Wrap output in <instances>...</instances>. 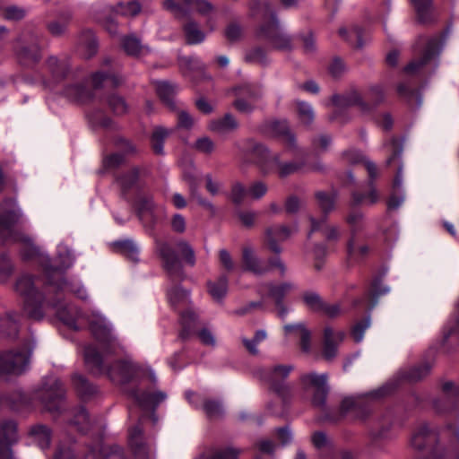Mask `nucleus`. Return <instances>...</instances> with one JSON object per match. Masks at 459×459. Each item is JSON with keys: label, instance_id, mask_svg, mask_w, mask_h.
I'll return each instance as SVG.
<instances>
[{"label": "nucleus", "instance_id": "f257e3e1", "mask_svg": "<svg viewBox=\"0 0 459 459\" xmlns=\"http://www.w3.org/2000/svg\"><path fill=\"white\" fill-rule=\"evenodd\" d=\"M84 361L93 374H107L109 378L117 383L125 384L137 376L140 368L129 357L116 361L109 368H106L100 353L93 345L84 349Z\"/></svg>", "mask_w": 459, "mask_h": 459}, {"label": "nucleus", "instance_id": "f03ea898", "mask_svg": "<svg viewBox=\"0 0 459 459\" xmlns=\"http://www.w3.org/2000/svg\"><path fill=\"white\" fill-rule=\"evenodd\" d=\"M246 145L247 152L255 158L257 165L264 174L276 170L281 178H285L299 171L304 166L302 161H281L280 154H271L264 145L253 139L247 140Z\"/></svg>", "mask_w": 459, "mask_h": 459}, {"label": "nucleus", "instance_id": "7ed1b4c3", "mask_svg": "<svg viewBox=\"0 0 459 459\" xmlns=\"http://www.w3.org/2000/svg\"><path fill=\"white\" fill-rule=\"evenodd\" d=\"M255 36L264 40L273 50L290 52L295 47L293 37L281 28L278 19L259 25Z\"/></svg>", "mask_w": 459, "mask_h": 459}, {"label": "nucleus", "instance_id": "20e7f679", "mask_svg": "<svg viewBox=\"0 0 459 459\" xmlns=\"http://www.w3.org/2000/svg\"><path fill=\"white\" fill-rule=\"evenodd\" d=\"M88 322L92 334L100 343L104 353L109 355L124 351V345L113 333L111 325L104 316L100 314H92Z\"/></svg>", "mask_w": 459, "mask_h": 459}, {"label": "nucleus", "instance_id": "39448f33", "mask_svg": "<svg viewBox=\"0 0 459 459\" xmlns=\"http://www.w3.org/2000/svg\"><path fill=\"white\" fill-rule=\"evenodd\" d=\"M299 384L305 394L313 391L311 403L322 411L326 408V399L329 392L328 375L308 372L299 377Z\"/></svg>", "mask_w": 459, "mask_h": 459}, {"label": "nucleus", "instance_id": "423d86ee", "mask_svg": "<svg viewBox=\"0 0 459 459\" xmlns=\"http://www.w3.org/2000/svg\"><path fill=\"white\" fill-rule=\"evenodd\" d=\"M29 361V348L26 344L12 349L0 355V376L8 380L25 373Z\"/></svg>", "mask_w": 459, "mask_h": 459}, {"label": "nucleus", "instance_id": "0eeeda50", "mask_svg": "<svg viewBox=\"0 0 459 459\" xmlns=\"http://www.w3.org/2000/svg\"><path fill=\"white\" fill-rule=\"evenodd\" d=\"M20 216L19 209L13 201H6L0 205V236L3 238L26 242V238H22L17 228Z\"/></svg>", "mask_w": 459, "mask_h": 459}, {"label": "nucleus", "instance_id": "6e6552de", "mask_svg": "<svg viewBox=\"0 0 459 459\" xmlns=\"http://www.w3.org/2000/svg\"><path fill=\"white\" fill-rule=\"evenodd\" d=\"M439 52L440 48L438 39L437 37L429 39L422 55L419 58L413 59L404 68V71L409 74L432 72L437 66L436 58Z\"/></svg>", "mask_w": 459, "mask_h": 459}, {"label": "nucleus", "instance_id": "1a4fd4ad", "mask_svg": "<svg viewBox=\"0 0 459 459\" xmlns=\"http://www.w3.org/2000/svg\"><path fill=\"white\" fill-rule=\"evenodd\" d=\"M292 365H275L259 369V377L279 395L284 397L289 393V385L284 381L293 370Z\"/></svg>", "mask_w": 459, "mask_h": 459}, {"label": "nucleus", "instance_id": "9d476101", "mask_svg": "<svg viewBox=\"0 0 459 459\" xmlns=\"http://www.w3.org/2000/svg\"><path fill=\"white\" fill-rule=\"evenodd\" d=\"M156 251L168 274L175 280L182 279L183 266L174 249L166 242H158Z\"/></svg>", "mask_w": 459, "mask_h": 459}, {"label": "nucleus", "instance_id": "9b49d317", "mask_svg": "<svg viewBox=\"0 0 459 459\" xmlns=\"http://www.w3.org/2000/svg\"><path fill=\"white\" fill-rule=\"evenodd\" d=\"M345 337L343 331H335L331 326H325L324 329L322 354L325 359L332 360L336 357L338 346L342 342Z\"/></svg>", "mask_w": 459, "mask_h": 459}, {"label": "nucleus", "instance_id": "f8f14e48", "mask_svg": "<svg viewBox=\"0 0 459 459\" xmlns=\"http://www.w3.org/2000/svg\"><path fill=\"white\" fill-rule=\"evenodd\" d=\"M16 429L13 421H6L0 426V459H15L11 446L17 441Z\"/></svg>", "mask_w": 459, "mask_h": 459}, {"label": "nucleus", "instance_id": "ddd939ff", "mask_svg": "<svg viewBox=\"0 0 459 459\" xmlns=\"http://www.w3.org/2000/svg\"><path fill=\"white\" fill-rule=\"evenodd\" d=\"M291 233V229L283 224L267 227L264 230L265 244L273 253L280 254L281 247L279 242L288 239Z\"/></svg>", "mask_w": 459, "mask_h": 459}, {"label": "nucleus", "instance_id": "4468645a", "mask_svg": "<svg viewBox=\"0 0 459 459\" xmlns=\"http://www.w3.org/2000/svg\"><path fill=\"white\" fill-rule=\"evenodd\" d=\"M332 102L338 108L358 107L359 110L363 113H368L371 106L363 100L360 93L356 90H351L342 95H333Z\"/></svg>", "mask_w": 459, "mask_h": 459}, {"label": "nucleus", "instance_id": "2eb2a0df", "mask_svg": "<svg viewBox=\"0 0 459 459\" xmlns=\"http://www.w3.org/2000/svg\"><path fill=\"white\" fill-rule=\"evenodd\" d=\"M239 97L235 100L234 107L242 113H250L254 110V101L258 100L261 93L258 90L246 85L238 89Z\"/></svg>", "mask_w": 459, "mask_h": 459}, {"label": "nucleus", "instance_id": "dca6fc26", "mask_svg": "<svg viewBox=\"0 0 459 459\" xmlns=\"http://www.w3.org/2000/svg\"><path fill=\"white\" fill-rule=\"evenodd\" d=\"M242 264L246 271L256 275H263L269 272V267L255 253L250 246L242 248Z\"/></svg>", "mask_w": 459, "mask_h": 459}, {"label": "nucleus", "instance_id": "f3484780", "mask_svg": "<svg viewBox=\"0 0 459 459\" xmlns=\"http://www.w3.org/2000/svg\"><path fill=\"white\" fill-rule=\"evenodd\" d=\"M184 178L188 184L191 199L195 201L200 206H202L206 211L210 212L212 214H215V206L212 204L211 201L204 197L199 192L198 180L194 175V173L185 171Z\"/></svg>", "mask_w": 459, "mask_h": 459}, {"label": "nucleus", "instance_id": "a211bd4d", "mask_svg": "<svg viewBox=\"0 0 459 459\" xmlns=\"http://www.w3.org/2000/svg\"><path fill=\"white\" fill-rule=\"evenodd\" d=\"M350 226V238L347 243V252L350 255H354V242L359 232L362 231L365 228L364 215L360 212H351L346 219Z\"/></svg>", "mask_w": 459, "mask_h": 459}, {"label": "nucleus", "instance_id": "6ab92c4d", "mask_svg": "<svg viewBox=\"0 0 459 459\" xmlns=\"http://www.w3.org/2000/svg\"><path fill=\"white\" fill-rule=\"evenodd\" d=\"M65 397V389L62 383L57 380H52L49 386L47 388L44 397L46 407L49 411L59 409V404Z\"/></svg>", "mask_w": 459, "mask_h": 459}, {"label": "nucleus", "instance_id": "aec40b11", "mask_svg": "<svg viewBox=\"0 0 459 459\" xmlns=\"http://www.w3.org/2000/svg\"><path fill=\"white\" fill-rule=\"evenodd\" d=\"M436 440V433L429 429L427 425H422L412 434L411 446L415 450L420 451L427 446H430Z\"/></svg>", "mask_w": 459, "mask_h": 459}, {"label": "nucleus", "instance_id": "412c9836", "mask_svg": "<svg viewBox=\"0 0 459 459\" xmlns=\"http://www.w3.org/2000/svg\"><path fill=\"white\" fill-rule=\"evenodd\" d=\"M130 395L143 408L156 407L167 398L166 394L160 391L154 393L143 392L139 394L138 391L133 390Z\"/></svg>", "mask_w": 459, "mask_h": 459}, {"label": "nucleus", "instance_id": "4be33fe9", "mask_svg": "<svg viewBox=\"0 0 459 459\" xmlns=\"http://www.w3.org/2000/svg\"><path fill=\"white\" fill-rule=\"evenodd\" d=\"M311 230L309 235L317 230H321L328 241H337L341 236V230L336 225H326V217L324 216L320 220L310 218Z\"/></svg>", "mask_w": 459, "mask_h": 459}, {"label": "nucleus", "instance_id": "5701e85b", "mask_svg": "<svg viewBox=\"0 0 459 459\" xmlns=\"http://www.w3.org/2000/svg\"><path fill=\"white\" fill-rule=\"evenodd\" d=\"M249 15L253 18L269 19L270 22L278 19L275 12L267 1L252 0L249 3Z\"/></svg>", "mask_w": 459, "mask_h": 459}, {"label": "nucleus", "instance_id": "b1692460", "mask_svg": "<svg viewBox=\"0 0 459 459\" xmlns=\"http://www.w3.org/2000/svg\"><path fill=\"white\" fill-rule=\"evenodd\" d=\"M120 43L124 51L129 56H139L149 52V48L143 46L141 39L134 34L123 36Z\"/></svg>", "mask_w": 459, "mask_h": 459}, {"label": "nucleus", "instance_id": "393cba45", "mask_svg": "<svg viewBox=\"0 0 459 459\" xmlns=\"http://www.w3.org/2000/svg\"><path fill=\"white\" fill-rule=\"evenodd\" d=\"M238 124L235 117L230 114H226L223 117L212 120L209 125V129L217 134H225L237 129Z\"/></svg>", "mask_w": 459, "mask_h": 459}, {"label": "nucleus", "instance_id": "a878e982", "mask_svg": "<svg viewBox=\"0 0 459 459\" xmlns=\"http://www.w3.org/2000/svg\"><path fill=\"white\" fill-rule=\"evenodd\" d=\"M65 96L74 101L85 103L94 98L92 91L84 85H73L65 89Z\"/></svg>", "mask_w": 459, "mask_h": 459}, {"label": "nucleus", "instance_id": "bb28decb", "mask_svg": "<svg viewBox=\"0 0 459 459\" xmlns=\"http://www.w3.org/2000/svg\"><path fill=\"white\" fill-rule=\"evenodd\" d=\"M48 66L55 82H59L63 80L70 70L69 64L66 60H59L54 56L48 58Z\"/></svg>", "mask_w": 459, "mask_h": 459}, {"label": "nucleus", "instance_id": "cd10ccee", "mask_svg": "<svg viewBox=\"0 0 459 459\" xmlns=\"http://www.w3.org/2000/svg\"><path fill=\"white\" fill-rule=\"evenodd\" d=\"M184 33L186 43L190 45L200 44L205 39V34L194 21H190L184 25Z\"/></svg>", "mask_w": 459, "mask_h": 459}, {"label": "nucleus", "instance_id": "c85d7f7f", "mask_svg": "<svg viewBox=\"0 0 459 459\" xmlns=\"http://www.w3.org/2000/svg\"><path fill=\"white\" fill-rule=\"evenodd\" d=\"M79 44L84 49L85 56L90 58L97 53L98 42L94 33L88 30L81 33Z\"/></svg>", "mask_w": 459, "mask_h": 459}, {"label": "nucleus", "instance_id": "c756f323", "mask_svg": "<svg viewBox=\"0 0 459 459\" xmlns=\"http://www.w3.org/2000/svg\"><path fill=\"white\" fill-rule=\"evenodd\" d=\"M268 294L275 301V304L282 302L284 297L295 289V285L291 282H283L279 285H266Z\"/></svg>", "mask_w": 459, "mask_h": 459}, {"label": "nucleus", "instance_id": "7c9ffc66", "mask_svg": "<svg viewBox=\"0 0 459 459\" xmlns=\"http://www.w3.org/2000/svg\"><path fill=\"white\" fill-rule=\"evenodd\" d=\"M177 91V86L167 82H156V91L162 101L169 107L174 106V94Z\"/></svg>", "mask_w": 459, "mask_h": 459}, {"label": "nucleus", "instance_id": "2f4dec72", "mask_svg": "<svg viewBox=\"0 0 459 459\" xmlns=\"http://www.w3.org/2000/svg\"><path fill=\"white\" fill-rule=\"evenodd\" d=\"M317 205L322 210L325 215L328 214L334 209L336 202V195L334 193H326L318 191L315 195Z\"/></svg>", "mask_w": 459, "mask_h": 459}, {"label": "nucleus", "instance_id": "473e14b6", "mask_svg": "<svg viewBox=\"0 0 459 459\" xmlns=\"http://www.w3.org/2000/svg\"><path fill=\"white\" fill-rule=\"evenodd\" d=\"M129 444L136 455L144 456L146 455V448L142 442V429L140 426H134L129 430Z\"/></svg>", "mask_w": 459, "mask_h": 459}, {"label": "nucleus", "instance_id": "72a5a7b5", "mask_svg": "<svg viewBox=\"0 0 459 459\" xmlns=\"http://www.w3.org/2000/svg\"><path fill=\"white\" fill-rule=\"evenodd\" d=\"M73 385L79 395L83 399L88 398L95 393V387L88 382V380L80 374H74L72 378Z\"/></svg>", "mask_w": 459, "mask_h": 459}, {"label": "nucleus", "instance_id": "f704fd0d", "mask_svg": "<svg viewBox=\"0 0 459 459\" xmlns=\"http://www.w3.org/2000/svg\"><path fill=\"white\" fill-rule=\"evenodd\" d=\"M414 6L418 19L420 22L426 23L431 21V3L432 0H411Z\"/></svg>", "mask_w": 459, "mask_h": 459}, {"label": "nucleus", "instance_id": "c9c22d12", "mask_svg": "<svg viewBox=\"0 0 459 459\" xmlns=\"http://www.w3.org/2000/svg\"><path fill=\"white\" fill-rule=\"evenodd\" d=\"M13 52L20 64L27 65L29 61V51L27 36L25 34L15 39L13 42Z\"/></svg>", "mask_w": 459, "mask_h": 459}, {"label": "nucleus", "instance_id": "e433bc0d", "mask_svg": "<svg viewBox=\"0 0 459 459\" xmlns=\"http://www.w3.org/2000/svg\"><path fill=\"white\" fill-rule=\"evenodd\" d=\"M30 443L37 444L41 449L48 447L50 443L49 430L43 426L30 429Z\"/></svg>", "mask_w": 459, "mask_h": 459}, {"label": "nucleus", "instance_id": "4c0bfd02", "mask_svg": "<svg viewBox=\"0 0 459 459\" xmlns=\"http://www.w3.org/2000/svg\"><path fill=\"white\" fill-rule=\"evenodd\" d=\"M138 178V169H133L118 178V183L124 195H126L128 191L137 186Z\"/></svg>", "mask_w": 459, "mask_h": 459}, {"label": "nucleus", "instance_id": "58836bf2", "mask_svg": "<svg viewBox=\"0 0 459 459\" xmlns=\"http://www.w3.org/2000/svg\"><path fill=\"white\" fill-rule=\"evenodd\" d=\"M228 279L226 276H221L216 281L208 282V290L212 299L221 300L227 292Z\"/></svg>", "mask_w": 459, "mask_h": 459}, {"label": "nucleus", "instance_id": "ea45409f", "mask_svg": "<svg viewBox=\"0 0 459 459\" xmlns=\"http://www.w3.org/2000/svg\"><path fill=\"white\" fill-rule=\"evenodd\" d=\"M135 207L140 220L143 221L146 214H152L154 209L152 197L150 195H140L135 203Z\"/></svg>", "mask_w": 459, "mask_h": 459}, {"label": "nucleus", "instance_id": "a19ab883", "mask_svg": "<svg viewBox=\"0 0 459 459\" xmlns=\"http://www.w3.org/2000/svg\"><path fill=\"white\" fill-rule=\"evenodd\" d=\"M180 321L182 330L179 336L182 339H186L195 325L196 316L192 310H187L181 315Z\"/></svg>", "mask_w": 459, "mask_h": 459}, {"label": "nucleus", "instance_id": "79ce46f5", "mask_svg": "<svg viewBox=\"0 0 459 459\" xmlns=\"http://www.w3.org/2000/svg\"><path fill=\"white\" fill-rule=\"evenodd\" d=\"M297 112L299 119L303 125L309 126L314 121L315 112L310 104L304 101H298Z\"/></svg>", "mask_w": 459, "mask_h": 459}, {"label": "nucleus", "instance_id": "37998d69", "mask_svg": "<svg viewBox=\"0 0 459 459\" xmlns=\"http://www.w3.org/2000/svg\"><path fill=\"white\" fill-rule=\"evenodd\" d=\"M113 12L122 16L134 17L141 12V5L135 1L126 4L119 3L114 7Z\"/></svg>", "mask_w": 459, "mask_h": 459}, {"label": "nucleus", "instance_id": "c03bdc74", "mask_svg": "<svg viewBox=\"0 0 459 459\" xmlns=\"http://www.w3.org/2000/svg\"><path fill=\"white\" fill-rule=\"evenodd\" d=\"M302 300L308 309L315 312H320L325 303L319 294L314 291L304 292Z\"/></svg>", "mask_w": 459, "mask_h": 459}, {"label": "nucleus", "instance_id": "a18cd8bd", "mask_svg": "<svg viewBox=\"0 0 459 459\" xmlns=\"http://www.w3.org/2000/svg\"><path fill=\"white\" fill-rule=\"evenodd\" d=\"M169 131L163 127H157L154 129L152 136V149L157 154H163V143L169 135Z\"/></svg>", "mask_w": 459, "mask_h": 459}, {"label": "nucleus", "instance_id": "49530a36", "mask_svg": "<svg viewBox=\"0 0 459 459\" xmlns=\"http://www.w3.org/2000/svg\"><path fill=\"white\" fill-rule=\"evenodd\" d=\"M272 132L275 135H282L285 137L286 143L290 147L294 145L295 138L292 134L289 131L288 124L285 121H275L271 125Z\"/></svg>", "mask_w": 459, "mask_h": 459}, {"label": "nucleus", "instance_id": "de8ad7c7", "mask_svg": "<svg viewBox=\"0 0 459 459\" xmlns=\"http://www.w3.org/2000/svg\"><path fill=\"white\" fill-rule=\"evenodd\" d=\"M168 298L170 304L176 307L181 304H186L188 302L189 294L187 291L176 286L169 289V290L168 291Z\"/></svg>", "mask_w": 459, "mask_h": 459}, {"label": "nucleus", "instance_id": "09e8293b", "mask_svg": "<svg viewBox=\"0 0 459 459\" xmlns=\"http://www.w3.org/2000/svg\"><path fill=\"white\" fill-rule=\"evenodd\" d=\"M236 216L242 226L253 228L258 218V213L253 210H237Z\"/></svg>", "mask_w": 459, "mask_h": 459}, {"label": "nucleus", "instance_id": "8fccbe9b", "mask_svg": "<svg viewBox=\"0 0 459 459\" xmlns=\"http://www.w3.org/2000/svg\"><path fill=\"white\" fill-rule=\"evenodd\" d=\"M120 251L133 261L138 260L139 247L132 240L119 241L115 244Z\"/></svg>", "mask_w": 459, "mask_h": 459}, {"label": "nucleus", "instance_id": "3c124183", "mask_svg": "<svg viewBox=\"0 0 459 459\" xmlns=\"http://www.w3.org/2000/svg\"><path fill=\"white\" fill-rule=\"evenodd\" d=\"M177 248L187 264L190 266H194L195 264V254L188 242L183 240L178 242Z\"/></svg>", "mask_w": 459, "mask_h": 459}, {"label": "nucleus", "instance_id": "603ef678", "mask_svg": "<svg viewBox=\"0 0 459 459\" xmlns=\"http://www.w3.org/2000/svg\"><path fill=\"white\" fill-rule=\"evenodd\" d=\"M187 6H193L195 10L204 16H208L214 10L213 5L207 0H183Z\"/></svg>", "mask_w": 459, "mask_h": 459}, {"label": "nucleus", "instance_id": "864d4df0", "mask_svg": "<svg viewBox=\"0 0 459 459\" xmlns=\"http://www.w3.org/2000/svg\"><path fill=\"white\" fill-rule=\"evenodd\" d=\"M248 192L247 191L246 187L243 184L239 182H236L232 185L230 193V199L235 204H241L245 197Z\"/></svg>", "mask_w": 459, "mask_h": 459}, {"label": "nucleus", "instance_id": "5fc2aeb1", "mask_svg": "<svg viewBox=\"0 0 459 459\" xmlns=\"http://www.w3.org/2000/svg\"><path fill=\"white\" fill-rule=\"evenodd\" d=\"M245 59L248 63H255L260 65L267 64V56L264 49L262 48H255L249 50L246 56Z\"/></svg>", "mask_w": 459, "mask_h": 459}, {"label": "nucleus", "instance_id": "6e6d98bb", "mask_svg": "<svg viewBox=\"0 0 459 459\" xmlns=\"http://www.w3.org/2000/svg\"><path fill=\"white\" fill-rule=\"evenodd\" d=\"M378 194L375 188H371L368 195H362L359 193L352 194V201L355 204H374L378 201Z\"/></svg>", "mask_w": 459, "mask_h": 459}, {"label": "nucleus", "instance_id": "4d7b16f0", "mask_svg": "<svg viewBox=\"0 0 459 459\" xmlns=\"http://www.w3.org/2000/svg\"><path fill=\"white\" fill-rule=\"evenodd\" d=\"M84 459H125V455L122 449L116 446L103 456L97 454L95 451H91Z\"/></svg>", "mask_w": 459, "mask_h": 459}, {"label": "nucleus", "instance_id": "13d9d810", "mask_svg": "<svg viewBox=\"0 0 459 459\" xmlns=\"http://www.w3.org/2000/svg\"><path fill=\"white\" fill-rule=\"evenodd\" d=\"M108 106L117 115H123L128 110V106L126 100L122 97L117 95L109 97Z\"/></svg>", "mask_w": 459, "mask_h": 459}, {"label": "nucleus", "instance_id": "bf43d9fd", "mask_svg": "<svg viewBox=\"0 0 459 459\" xmlns=\"http://www.w3.org/2000/svg\"><path fill=\"white\" fill-rule=\"evenodd\" d=\"M370 326V318L366 317L362 321L358 322L351 330V335L356 342L363 340L365 331Z\"/></svg>", "mask_w": 459, "mask_h": 459}, {"label": "nucleus", "instance_id": "052dcab7", "mask_svg": "<svg viewBox=\"0 0 459 459\" xmlns=\"http://www.w3.org/2000/svg\"><path fill=\"white\" fill-rule=\"evenodd\" d=\"M195 148L204 154H211L215 150V143L209 137L204 136L196 140Z\"/></svg>", "mask_w": 459, "mask_h": 459}, {"label": "nucleus", "instance_id": "680f3d73", "mask_svg": "<svg viewBox=\"0 0 459 459\" xmlns=\"http://www.w3.org/2000/svg\"><path fill=\"white\" fill-rule=\"evenodd\" d=\"M163 7L171 12L177 18H183L189 14L188 10L177 4L174 0H164Z\"/></svg>", "mask_w": 459, "mask_h": 459}, {"label": "nucleus", "instance_id": "e2e57ef3", "mask_svg": "<svg viewBox=\"0 0 459 459\" xmlns=\"http://www.w3.org/2000/svg\"><path fill=\"white\" fill-rule=\"evenodd\" d=\"M430 371V365L424 364L411 368L407 375L410 381H418L426 377Z\"/></svg>", "mask_w": 459, "mask_h": 459}, {"label": "nucleus", "instance_id": "0e129e2a", "mask_svg": "<svg viewBox=\"0 0 459 459\" xmlns=\"http://www.w3.org/2000/svg\"><path fill=\"white\" fill-rule=\"evenodd\" d=\"M204 179H205V188L211 195L215 196L221 193L222 183L221 181L214 180L211 174H206L204 177Z\"/></svg>", "mask_w": 459, "mask_h": 459}, {"label": "nucleus", "instance_id": "69168bd1", "mask_svg": "<svg viewBox=\"0 0 459 459\" xmlns=\"http://www.w3.org/2000/svg\"><path fill=\"white\" fill-rule=\"evenodd\" d=\"M204 410L209 418H217L223 411L222 406L219 402L210 400L204 403Z\"/></svg>", "mask_w": 459, "mask_h": 459}, {"label": "nucleus", "instance_id": "338daca9", "mask_svg": "<svg viewBox=\"0 0 459 459\" xmlns=\"http://www.w3.org/2000/svg\"><path fill=\"white\" fill-rule=\"evenodd\" d=\"M26 11L16 5H10L4 8V16L7 20L19 21L25 17Z\"/></svg>", "mask_w": 459, "mask_h": 459}, {"label": "nucleus", "instance_id": "774afa93", "mask_svg": "<svg viewBox=\"0 0 459 459\" xmlns=\"http://www.w3.org/2000/svg\"><path fill=\"white\" fill-rule=\"evenodd\" d=\"M267 186L262 182L257 181L253 183L248 188V194L253 199H261L267 193Z\"/></svg>", "mask_w": 459, "mask_h": 459}]
</instances>
